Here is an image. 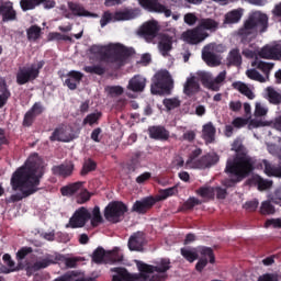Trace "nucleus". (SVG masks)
<instances>
[{
  "mask_svg": "<svg viewBox=\"0 0 281 281\" xmlns=\"http://www.w3.org/2000/svg\"><path fill=\"white\" fill-rule=\"evenodd\" d=\"M45 171L36 161L30 157L25 165L18 168L11 177V188L14 192H21L12 194L9 198V203H19L32 194H36L41 188V179H43Z\"/></svg>",
  "mask_w": 281,
  "mask_h": 281,
  "instance_id": "1",
  "label": "nucleus"
},
{
  "mask_svg": "<svg viewBox=\"0 0 281 281\" xmlns=\"http://www.w3.org/2000/svg\"><path fill=\"white\" fill-rule=\"evenodd\" d=\"M232 150H235L233 158L226 161L225 172L235 177L233 183H240L243 179H247L254 170H256V158L249 156L247 148L240 139H235L232 145Z\"/></svg>",
  "mask_w": 281,
  "mask_h": 281,
  "instance_id": "2",
  "label": "nucleus"
},
{
  "mask_svg": "<svg viewBox=\"0 0 281 281\" xmlns=\"http://www.w3.org/2000/svg\"><path fill=\"white\" fill-rule=\"evenodd\" d=\"M90 54L98 56L101 63L116 64L117 67H122L126 58L131 57V49L122 46V44L92 45Z\"/></svg>",
  "mask_w": 281,
  "mask_h": 281,
  "instance_id": "3",
  "label": "nucleus"
},
{
  "mask_svg": "<svg viewBox=\"0 0 281 281\" xmlns=\"http://www.w3.org/2000/svg\"><path fill=\"white\" fill-rule=\"evenodd\" d=\"M269 29V16L260 11L252 12L239 29L238 34L241 43H251L256 34L265 33Z\"/></svg>",
  "mask_w": 281,
  "mask_h": 281,
  "instance_id": "4",
  "label": "nucleus"
},
{
  "mask_svg": "<svg viewBox=\"0 0 281 281\" xmlns=\"http://www.w3.org/2000/svg\"><path fill=\"white\" fill-rule=\"evenodd\" d=\"M172 89H175V81L168 70H159L154 75L150 86V91L154 95H161V93L170 95Z\"/></svg>",
  "mask_w": 281,
  "mask_h": 281,
  "instance_id": "5",
  "label": "nucleus"
},
{
  "mask_svg": "<svg viewBox=\"0 0 281 281\" xmlns=\"http://www.w3.org/2000/svg\"><path fill=\"white\" fill-rule=\"evenodd\" d=\"M45 67V60H41L37 64H32L29 67H21L16 72V85L23 86L27 82H34L38 76H41V69Z\"/></svg>",
  "mask_w": 281,
  "mask_h": 281,
  "instance_id": "6",
  "label": "nucleus"
},
{
  "mask_svg": "<svg viewBox=\"0 0 281 281\" xmlns=\"http://www.w3.org/2000/svg\"><path fill=\"white\" fill-rule=\"evenodd\" d=\"M128 212V206L122 201L110 202L103 212L105 221L117 224L124 221V214Z\"/></svg>",
  "mask_w": 281,
  "mask_h": 281,
  "instance_id": "7",
  "label": "nucleus"
},
{
  "mask_svg": "<svg viewBox=\"0 0 281 281\" xmlns=\"http://www.w3.org/2000/svg\"><path fill=\"white\" fill-rule=\"evenodd\" d=\"M156 266L144 263V261H136L137 269L140 273L148 276V273H167L172 269V265L169 258H161L155 261Z\"/></svg>",
  "mask_w": 281,
  "mask_h": 281,
  "instance_id": "8",
  "label": "nucleus"
},
{
  "mask_svg": "<svg viewBox=\"0 0 281 281\" xmlns=\"http://www.w3.org/2000/svg\"><path fill=\"white\" fill-rule=\"evenodd\" d=\"M112 273V281H148L150 276L145 274L139 271V273H130L126 268L122 267H116V268H111L110 270Z\"/></svg>",
  "mask_w": 281,
  "mask_h": 281,
  "instance_id": "9",
  "label": "nucleus"
},
{
  "mask_svg": "<svg viewBox=\"0 0 281 281\" xmlns=\"http://www.w3.org/2000/svg\"><path fill=\"white\" fill-rule=\"evenodd\" d=\"M91 221V213L85 206L79 207L72 216L69 218V223L66 227H71V229H78L85 227L87 223Z\"/></svg>",
  "mask_w": 281,
  "mask_h": 281,
  "instance_id": "10",
  "label": "nucleus"
},
{
  "mask_svg": "<svg viewBox=\"0 0 281 281\" xmlns=\"http://www.w3.org/2000/svg\"><path fill=\"white\" fill-rule=\"evenodd\" d=\"M138 3L144 10H147V12L165 14L167 19L172 16V11L166 8V5L161 4L159 0H138Z\"/></svg>",
  "mask_w": 281,
  "mask_h": 281,
  "instance_id": "11",
  "label": "nucleus"
},
{
  "mask_svg": "<svg viewBox=\"0 0 281 281\" xmlns=\"http://www.w3.org/2000/svg\"><path fill=\"white\" fill-rule=\"evenodd\" d=\"M209 36L210 33L201 31L199 26L182 33V38L186 41V43H189V45H199V43H203V41H205V38Z\"/></svg>",
  "mask_w": 281,
  "mask_h": 281,
  "instance_id": "12",
  "label": "nucleus"
},
{
  "mask_svg": "<svg viewBox=\"0 0 281 281\" xmlns=\"http://www.w3.org/2000/svg\"><path fill=\"white\" fill-rule=\"evenodd\" d=\"M44 111L45 106H43V103L35 102L32 108L24 114L22 126L30 128V126L36 122V117H38V115H43Z\"/></svg>",
  "mask_w": 281,
  "mask_h": 281,
  "instance_id": "13",
  "label": "nucleus"
},
{
  "mask_svg": "<svg viewBox=\"0 0 281 281\" xmlns=\"http://www.w3.org/2000/svg\"><path fill=\"white\" fill-rule=\"evenodd\" d=\"M138 34L147 43H153L157 38V34H159V25L155 21L146 22L140 26Z\"/></svg>",
  "mask_w": 281,
  "mask_h": 281,
  "instance_id": "14",
  "label": "nucleus"
},
{
  "mask_svg": "<svg viewBox=\"0 0 281 281\" xmlns=\"http://www.w3.org/2000/svg\"><path fill=\"white\" fill-rule=\"evenodd\" d=\"M201 258L195 265V270L201 273L207 267V258L211 265L216 262V257L214 256V250L210 247H202L200 249Z\"/></svg>",
  "mask_w": 281,
  "mask_h": 281,
  "instance_id": "15",
  "label": "nucleus"
},
{
  "mask_svg": "<svg viewBox=\"0 0 281 281\" xmlns=\"http://www.w3.org/2000/svg\"><path fill=\"white\" fill-rule=\"evenodd\" d=\"M259 57L266 60H281V44L266 45L259 50Z\"/></svg>",
  "mask_w": 281,
  "mask_h": 281,
  "instance_id": "16",
  "label": "nucleus"
},
{
  "mask_svg": "<svg viewBox=\"0 0 281 281\" xmlns=\"http://www.w3.org/2000/svg\"><path fill=\"white\" fill-rule=\"evenodd\" d=\"M155 203H157V199L154 196H147L143 200H137L132 206V212H136V214H146L148 210H151Z\"/></svg>",
  "mask_w": 281,
  "mask_h": 281,
  "instance_id": "17",
  "label": "nucleus"
},
{
  "mask_svg": "<svg viewBox=\"0 0 281 281\" xmlns=\"http://www.w3.org/2000/svg\"><path fill=\"white\" fill-rule=\"evenodd\" d=\"M221 161V157L216 153L206 154L202 156L200 159L194 161V166L196 168L205 169L212 168V166H216Z\"/></svg>",
  "mask_w": 281,
  "mask_h": 281,
  "instance_id": "18",
  "label": "nucleus"
},
{
  "mask_svg": "<svg viewBox=\"0 0 281 281\" xmlns=\"http://www.w3.org/2000/svg\"><path fill=\"white\" fill-rule=\"evenodd\" d=\"M74 162H64L61 165H56L52 167V172L55 177H63V179H67V177H71L74 175Z\"/></svg>",
  "mask_w": 281,
  "mask_h": 281,
  "instance_id": "19",
  "label": "nucleus"
},
{
  "mask_svg": "<svg viewBox=\"0 0 281 281\" xmlns=\"http://www.w3.org/2000/svg\"><path fill=\"white\" fill-rule=\"evenodd\" d=\"M144 243H146L144 233L137 232L130 237L127 246L130 251H142L144 249Z\"/></svg>",
  "mask_w": 281,
  "mask_h": 281,
  "instance_id": "20",
  "label": "nucleus"
},
{
  "mask_svg": "<svg viewBox=\"0 0 281 281\" xmlns=\"http://www.w3.org/2000/svg\"><path fill=\"white\" fill-rule=\"evenodd\" d=\"M148 134L150 139H157L159 142H167V139H170V132H168V130L161 125L149 126Z\"/></svg>",
  "mask_w": 281,
  "mask_h": 281,
  "instance_id": "21",
  "label": "nucleus"
},
{
  "mask_svg": "<svg viewBox=\"0 0 281 281\" xmlns=\"http://www.w3.org/2000/svg\"><path fill=\"white\" fill-rule=\"evenodd\" d=\"M85 75L78 70H70L67 74V79L65 80L64 85L70 89V91H76L78 89V85L82 81Z\"/></svg>",
  "mask_w": 281,
  "mask_h": 281,
  "instance_id": "22",
  "label": "nucleus"
},
{
  "mask_svg": "<svg viewBox=\"0 0 281 281\" xmlns=\"http://www.w3.org/2000/svg\"><path fill=\"white\" fill-rule=\"evenodd\" d=\"M0 16H2L3 23L16 21V10H14L12 2H4L0 5Z\"/></svg>",
  "mask_w": 281,
  "mask_h": 281,
  "instance_id": "23",
  "label": "nucleus"
},
{
  "mask_svg": "<svg viewBox=\"0 0 281 281\" xmlns=\"http://www.w3.org/2000/svg\"><path fill=\"white\" fill-rule=\"evenodd\" d=\"M52 142H71L74 139V135L67 132V127L59 126L54 130L52 135L49 136Z\"/></svg>",
  "mask_w": 281,
  "mask_h": 281,
  "instance_id": "24",
  "label": "nucleus"
},
{
  "mask_svg": "<svg viewBox=\"0 0 281 281\" xmlns=\"http://www.w3.org/2000/svg\"><path fill=\"white\" fill-rule=\"evenodd\" d=\"M201 91V86L199 81H196V77H189L183 85V93L188 95V98H192V95H196Z\"/></svg>",
  "mask_w": 281,
  "mask_h": 281,
  "instance_id": "25",
  "label": "nucleus"
},
{
  "mask_svg": "<svg viewBox=\"0 0 281 281\" xmlns=\"http://www.w3.org/2000/svg\"><path fill=\"white\" fill-rule=\"evenodd\" d=\"M127 89L134 93H142V91L146 89V78L140 75H135L132 79H130Z\"/></svg>",
  "mask_w": 281,
  "mask_h": 281,
  "instance_id": "26",
  "label": "nucleus"
},
{
  "mask_svg": "<svg viewBox=\"0 0 281 281\" xmlns=\"http://www.w3.org/2000/svg\"><path fill=\"white\" fill-rule=\"evenodd\" d=\"M142 14V10L135 9H126L124 11H119L114 13L115 21H131L132 19H137Z\"/></svg>",
  "mask_w": 281,
  "mask_h": 281,
  "instance_id": "27",
  "label": "nucleus"
},
{
  "mask_svg": "<svg viewBox=\"0 0 281 281\" xmlns=\"http://www.w3.org/2000/svg\"><path fill=\"white\" fill-rule=\"evenodd\" d=\"M10 98H12V92L8 88V81H5V78L0 77V109H3L8 104Z\"/></svg>",
  "mask_w": 281,
  "mask_h": 281,
  "instance_id": "28",
  "label": "nucleus"
},
{
  "mask_svg": "<svg viewBox=\"0 0 281 281\" xmlns=\"http://www.w3.org/2000/svg\"><path fill=\"white\" fill-rule=\"evenodd\" d=\"M202 137L206 142V144H214L216 139V127L212 122H209L202 127Z\"/></svg>",
  "mask_w": 281,
  "mask_h": 281,
  "instance_id": "29",
  "label": "nucleus"
},
{
  "mask_svg": "<svg viewBox=\"0 0 281 281\" xmlns=\"http://www.w3.org/2000/svg\"><path fill=\"white\" fill-rule=\"evenodd\" d=\"M61 258L63 257L60 255H46L44 259L36 261L34 267L37 269V271H41V269H47V267H50V265H56V262H59Z\"/></svg>",
  "mask_w": 281,
  "mask_h": 281,
  "instance_id": "30",
  "label": "nucleus"
},
{
  "mask_svg": "<svg viewBox=\"0 0 281 281\" xmlns=\"http://www.w3.org/2000/svg\"><path fill=\"white\" fill-rule=\"evenodd\" d=\"M228 67H240L243 65V55H240L239 48H233L229 50L227 57Z\"/></svg>",
  "mask_w": 281,
  "mask_h": 281,
  "instance_id": "31",
  "label": "nucleus"
},
{
  "mask_svg": "<svg viewBox=\"0 0 281 281\" xmlns=\"http://www.w3.org/2000/svg\"><path fill=\"white\" fill-rule=\"evenodd\" d=\"M198 27L200 29L201 32H216L218 30V22L212 18H202L199 20Z\"/></svg>",
  "mask_w": 281,
  "mask_h": 281,
  "instance_id": "32",
  "label": "nucleus"
},
{
  "mask_svg": "<svg viewBox=\"0 0 281 281\" xmlns=\"http://www.w3.org/2000/svg\"><path fill=\"white\" fill-rule=\"evenodd\" d=\"M249 184L257 186L258 190H260V192H262L263 190H269V188H271V186H273V182L269 181V180H265L259 175H254L249 179Z\"/></svg>",
  "mask_w": 281,
  "mask_h": 281,
  "instance_id": "33",
  "label": "nucleus"
},
{
  "mask_svg": "<svg viewBox=\"0 0 281 281\" xmlns=\"http://www.w3.org/2000/svg\"><path fill=\"white\" fill-rule=\"evenodd\" d=\"M158 49L162 56H168V53L172 52V37L162 35L158 43Z\"/></svg>",
  "mask_w": 281,
  "mask_h": 281,
  "instance_id": "34",
  "label": "nucleus"
},
{
  "mask_svg": "<svg viewBox=\"0 0 281 281\" xmlns=\"http://www.w3.org/2000/svg\"><path fill=\"white\" fill-rule=\"evenodd\" d=\"M243 9H234L225 14L224 23L227 25H234L236 23H239L243 19Z\"/></svg>",
  "mask_w": 281,
  "mask_h": 281,
  "instance_id": "35",
  "label": "nucleus"
},
{
  "mask_svg": "<svg viewBox=\"0 0 281 281\" xmlns=\"http://www.w3.org/2000/svg\"><path fill=\"white\" fill-rule=\"evenodd\" d=\"M68 9L74 16H93L91 12L87 11V9L78 2H68Z\"/></svg>",
  "mask_w": 281,
  "mask_h": 281,
  "instance_id": "36",
  "label": "nucleus"
},
{
  "mask_svg": "<svg viewBox=\"0 0 281 281\" xmlns=\"http://www.w3.org/2000/svg\"><path fill=\"white\" fill-rule=\"evenodd\" d=\"M233 89H236V91H239L243 95H246L248 100H254L256 98V94H254V91L249 88L247 83H244L243 81H235L232 85Z\"/></svg>",
  "mask_w": 281,
  "mask_h": 281,
  "instance_id": "37",
  "label": "nucleus"
},
{
  "mask_svg": "<svg viewBox=\"0 0 281 281\" xmlns=\"http://www.w3.org/2000/svg\"><path fill=\"white\" fill-rule=\"evenodd\" d=\"M260 166L265 167V172L268 177H278L281 179V165L277 167L276 165L269 162V160L263 159Z\"/></svg>",
  "mask_w": 281,
  "mask_h": 281,
  "instance_id": "38",
  "label": "nucleus"
},
{
  "mask_svg": "<svg viewBox=\"0 0 281 281\" xmlns=\"http://www.w3.org/2000/svg\"><path fill=\"white\" fill-rule=\"evenodd\" d=\"M202 59L209 67H218V65H221V59H218V56L210 50L202 52Z\"/></svg>",
  "mask_w": 281,
  "mask_h": 281,
  "instance_id": "39",
  "label": "nucleus"
},
{
  "mask_svg": "<svg viewBox=\"0 0 281 281\" xmlns=\"http://www.w3.org/2000/svg\"><path fill=\"white\" fill-rule=\"evenodd\" d=\"M198 80L205 87V89H211L214 91V81L210 72L200 71L196 74Z\"/></svg>",
  "mask_w": 281,
  "mask_h": 281,
  "instance_id": "40",
  "label": "nucleus"
},
{
  "mask_svg": "<svg viewBox=\"0 0 281 281\" xmlns=\"http://www.w3.org/2000/svg\"><path fill=\"white\" fill-rule=\"evenodd\" d=\"M82 186H85V182H82V181L70 183L66 187H63L60 189V192H61L63 196H71V195L76 194V192H78V190H80L82 188Z\"/></svg>",
  "mask_w": 281,
  "mask_h": 281,
  "instance_id": "41",
  "label": "nucleus"
},
{
  "mask_svg": "<svg viewBox=\"0 0 281 281\" xmlns=\"http://www.w3.org/2000/svg\"><path fill=\"white\" fill-rule=\"evenodd\" d=\"M104 258L105 260H109V252L99 246L92 254V262L95 265H102V262H104Z\"/></svg>",
  "mask_w": 281,
  "mask_h": 281,
  "instance_id": "42",
  "label": "nucleus"
},
{
  "mask_svg": "<svg viewBox=\"0 0 281 281\" xmlns=\"http://www.w3.org/2000/svg\"><path fill=\"white\" fill-rule=\"evenodd\" d=\"M90 220L92 227H99L100 225H102V223H104V218L102 217V213L100 212V206L93 207Z\"/></svg>",
  "mask_w": 281,
  "mask_h": 281,
  "instance_id": "43",
  "label": "nucleus"
},
{
  "mask_svg": "<svg viewBox=\"0 0 281 281\" xmlns=\"http://www.w3.org/2000/svg\"><path fill=\"white\" fill-rule=\"evenodd\" d=\"M180 254L187 262H194V260H199V252H196L195 249L181 248Z\"/></svg>",
  "mask_w": 281,
  "mask_h": 281,
  "instance_id": "44",
  "label": "nucleus"
},
{
  "mask_svg": "<svg viewBox=\"0 0 281 281\" xmlns=\"http://www.w3.org/2000/svg\"><path fill=\"white\" fill-rule=\"evenodd\" d=\"M179 192V189L177 186L168 188V189H161L159 190V194L156 199V201H166L169 196H175Z\"/></svg>",
  "mask_w": 281,
  "mask_h": 281,
  "instance_id": "45",
  "label": "nucleus"
},
{
  "mask_svg": "<svg viewBox=\"0 0 281 281\" xmlns=\"http://www.w3.org/2000/svg\"><path fill=\"white\" fill-rule=\"evenodd\" d=\"M95 168H98V164L93 159L88 158L82 165V169L80 171L81 177H87V175H89V172H93Z\"/></svg>",
  "mask_w": 281,
  "mask_h": 281,
  "instance_id": "46",
  "label": "nucleus"
},
{
  "mask_svg": "<svg viewBox=\"0 0 281 281\" xmlns=\"http://www.w3.org/2000/svg\"><path fill=\"white\" fill-rule=\"evenodd\" d=\"M41 32H42L41 26L31 25L26 30L27 41H38L41 38Z\"/></svg>",
  "mask_w": 281,
  "mask_h": 281,
  "instance_id": "47",
  "label": "nucleus"
},
{
  "mask_svg": "<svg viewBox=\"0 0 281 281\" xmlns=\"http://www.w3.org/2000/svg\"><path fill=\"white\" fill-rule=\"evenodd\" d=\"M83 71H86V74H94L95 76H104V74H106V68L98 64L93 66H86Z\"/></svg>",
  "mask_w": 281,
  "mask_h": 281,
  "instance_id": "48",
  "label": "nucleus"
},
{
  "mask_svg": "<svg viewBox=\"0 0 281 281\" xmlns=\"http://www.w3.org/2000/svg\"><path fill=\"white\" fill-rule=\"evenodd\" d=\"M267 93H268V100L270 104H281V94L280 92L276 91V89L269 87L267 88Z\"/></svg>",
  "mask_w": 281,
  "mask_h": 281,
  "instance_id": "49",
  "label": "nucleus"
},
{
  "mask_svg": "<svg viewBox=\"0 0 281 281\" xmlns=\"http://www.w3.org/2000/svg\"><path fill=\"white\" fill-rule=\"evenodd\" d=\"M100 117H102V112L90 113L83 119V125L93 126V124L100 122Z\"/></svg>",
  "mask_w": 281,
  "mask_h": 281,
  "instance_id": "50",
  "label": "nucleus"
},
{
  "mask_svg": "<svg viewBox=\"0 0 281 281\" xmlns=\"http://www.w3.org/2000/svg\"><path fill=\"white\" fill-rule=\"evenodd\" d=\"M273 63H267L262 60L257 61V69H259V71H262V74L267 78H269V74H271V69H273Z\"/></svg>",
  "mask_w": 281,
  "mask_h": 281,
  "instance_id": "51",
  "label": "nucleus"
},
{
  "mask_svg": "<svg viewBox=\"0 0 281 281\" xmlns=\"http://www.w3.org/2000/svg\"><path fill=\"white\" fill-rule=\"evenodd\" d=\"M162 104L166 106L167 111H172L181 106V101L177 98L164 99Z\"/></svg>",
  "mask_w": 281,
  "mask_h": 281,
  "instance_id": "52",
  "label": "nucleus"
},
{
  "mask_svg": "<svg viewBox=\"0 0 281 281\" xmlns=\"http://www.w3.org/2000/svg\"><path fill=\"white\" fill-rule=\"evenodd\" d=\"M195 192L202 199H212L214 196V188L212 187H201Z\"/></svg>",
  "mask_w": 281,
  "mask_h": 281,
  "instance_id": "53",
  "label": "nucleus"
},
{
  "mask_svg": "<svg viewBox=\"0 0 281 281\" xmlns=\"http://www.w3.org/2000/svg\"><path fill=\"white\" fill-rule=\"evenodd\" d=\"M225 78H227V71H221L214 79H213V91H220L221 82H225Z\"/></svg>",
  "mask_w": 281,
  "mask_h": 281,
  "instance_id": "54",
  "label": "nucleus"
},
{
  "mask_svg": "<svg viewBox=\"0 0 281 281\" xmlns=\"http://www.w3.org/2000/svg\"><path fill=\"white\" fill-rule=\"evenodd\" d=\"M202 203L198 198L191 196L183 203L182 207L183 210H194L196 205H201Z\"/></svg>",
  "mask_w": 281,
  "mask_h": 281,
  "instance_id": "55",
  "label": "nucleus"
},
{
  "mask_svg": "<svg viewBox=\"0 0 281 281\" xmlns=\"http://www.w3.org/2000/svg\"><path fill=\"white\" fill-rule=\"evenodd\" d=\"M246 76L250 80H256L257 82H266V79L256 69H249L246 71Z\"/></svg>",
  "mask_w": 281,
  "mask_h": 281,
  "instance_id": "56",
  "label": "nucleus"
},
{
  "mask_svg": "<svg viewBox=\"0 0 281 281\" xmlns=\"http://www.w3.org/2000/svg\"><path fill=\"white\" fill-rule=\"evenodd\" d=\"M261 214H276V207L270 201H265L260 207Z\"/></svg>",
  "mask_w": 281,
  "mask_h": 281,
  "instance_id": "57",
  "label": "nucleus"
},
{
  "mask_svg": "<svg viewBox=\"0 0 281 281\" xmlns=\"http://www.w3.org/2000/svg\"><path fill=\"white\" fill-rule=\"evenodd\" d=\"M20 5L23 12H27V10H34L38 3L35 0H21Z\"/></svg>",
  "mask_w": 281,
  "mask_h": 281,
  "instance_id": "58",
  "label": "nucleus"
},
{
  "mask_svg": "<svg viewBox=\"0 0 281 281\" xmlns=\"http://www.w3.org/2000/svg\"><path fill=\"white\" fill-rule=\"evenodd\" d=\"M34 249L32 247H22L18 252H16V259L18 260H25L30 254H32Z\"/></svg>",
  "mask_w": 281,
  "mask_h": 281,
  "instance_id": "59",
  "label": "nucleus"
},
{
  "mask_svg": "<svg viewBox=\"0 0 281 281\" xmlns=\"http://www.w3.org/2000/svg\"><path fill=\"white\" fill-rule=\"evenodd\" d=\"M108 260L109 262H122L124 260V256L120 255V252L113 250V251H108Z\"/></svg>",
  "mask_w": 281,
  "mask_h": 281,
  "instance_id": "60",
  "label": "nucleus"
},
{
  "mask_svg": "<svg viewBox=\"0 0 281 281\" xmlns=\"http://www.w3.org/2000/svg\"><path fill=\"white\" fill-rule=\"evenodd\" d=\"M247 124H249V121L240 116L232 121V125L234 126V128H244V126H247Z\"/></svg>",
  "mask_w": 281,
  "mask_h": 281,
  "instance_id": "61",
  "label": "nucleus"
},
{
  "mask_svg": "<svg viewBox=\"0 0 281 281\" xmlns=\"http://www.w3.org/2000/svg\"><path fill=\"white\" fill-rule=\"evenodd\" d=\"M110 95H122L124 93V88L122 86H111L108 88Z\"/></svg>",
  "mask_w": 281,
  "mask_h": 281,
  "instance_id": "62",
  "label": "nucleus"
},
{
  "mask_svg": "<svg viewBox=\"0 0 281 281\" xmlns=\"http://www.w3.org/2000/svg\"><path fill=\"white\" fill-rule=\"evenodd\" d=\"M196 21H199V18H196L194 13L184 14V23H187V25H195Z\"/></svg>",
  "mask_w": 281,
  "mask_h": 281,
  "instance_id": "63",
  "label": "nucleus"
},
{
  "mask_svg": "<svg viewBox=\"0 0 281 281\" xmlns=\"http://www.w3.org/2000/svg\"><path fill=\"white\" fill-rule=\"evenodd\" d=\"M257 281H278V276L274 273H265Z\"/></svg>",
  "mask_w": 281,
  "mask_h": 281,
  "instance_id": "64",
  "label": "nucleus"
}]
</instances>
